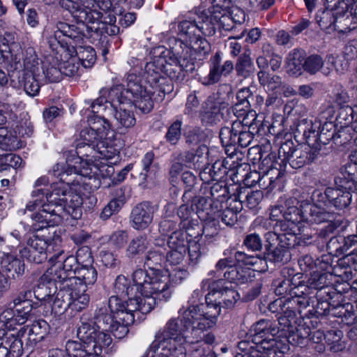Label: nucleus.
<instances>
[{
    "instance_id": "obj_1",
    "label": "nucleus",
    "mask_w": 357,
    "mask_h": 357,
    "mask_svg": "<svg viewBox=\"0 0 357 357\" xmlns=\"http://www.w3.org/2000/svg\"><path fill=\"white\" fill-rule=\"evenodd\" d=\"M164 59L158 58L146 64L144 73L145 82L153 90L151 91L143 86L141 77L137 74V70L130 71L126 78L127 92L132 96V102L135 107L142 113L150 112L153 107L151 95L158 92V96L164 97L173 90L172 84L169 79L163 75Z\"/></svg>"
},
{
    "instance_id": "obj_2",
    "label": "nucleus",
    "mask_w": 357,
    "mask_h": 357,
    "mask_svg": "<svg viewBox=\"0 0 357 357\" xmlns=\"http://www.w3.org/2000/svg\"><path fill=\"white\" fill-rule=\"evenodd\" d=\"M184 328L188 330V336L184 344L188 345L186 355L191 357H202L206 354L204 343L212 344L215 337L212 333L204 332L213 328L217 323L218 310L212 307L199 309L197 306L179 309Z\"/></svg>"
},
{
    "instance_id": "obj_3",
    "label": "nucleus",
    "mask_w": 357,
    "mask_h": 357,
    "mask_svg": "<svg viewBox=\"0 0 357 357\" xmlns=\"http://www.w3.org/2000/svg\"><path fill=\"white\" fill-rule=\"evenodd\" d=\"M132 281L140 296L129 298L131 307L138 309L142 314L149 313L156 305L158 301H167L173 293L167 271L157 270L148 273L137 269L132 273Z\"/></svg>"
},
{
    "instance_id": "obj_4",
    "label": "nucleus",
    "mask_w": 357,
    "mask_h": 357,
    "mask_svg": "<svg viewBox=\"0 0 357 357\" xmlns=\"http://www.w3.org/2000/svg\"><path fill=\"white\" fill-rule=\"evenodd\" d=\"M89 159L82 160L80 156L67 158L66 163H57L52 169L53 174L67 184L76 183L86 190L93 192L101 185L100 176L105 177L113 173V167L104 162L94 164Z\"/></svg>"
},
{
    "instance_id": "obj_5",
    "label": "nucleus",
    "mask_w": 357,
    "mask_h": 357,
    "mask_svg": "<svg viewBox=\"0 0 357 357\" xmlns=\"http://www.w3.org/2000/svg\"><path fill=\"white\" fill-rule=\"evenodd\" d=\"M87 121L88 127L79 134L82 142L76 146L77 154L81 158L85 156L91 162L114 158L118 151L106 142L110 129L109 121L95 114Z\"/></svg>"
},
{
    "instance_id": "obj_6",
    "label": "nucleus",
    "mask_w": 357,
    "mask_h": 357,
    "mask_svg": "<svg viewBox=\"0 0 357 357\" xmlns=\"http://www.w3.org/2000/svg\"><path fill=\"white\" fill-rule=\"evenodd\" d=\"M218 26L215 6L200 13H190L178 26L179 33L187 37L186 43L191 46L199 60L204 59L211 50L209 43L200 33L213 36Z\"/></svg>"
},
{
    "instance_id": "obj_7",
    "label": "nucleus",
    "mask_w": 357,
    "mask_h": 357,
    "mask_svg": "<svg viewBox=\"0 0 357 357\" xmlns=\"http://www.w3.org/2000/svg\"><path fill=\"white\" fill-rule=\"evenodd\" d=\"M178 315H180L178 314ZM172 317L155 335L151 348L158 349L157 356H173L174 357H186L185 340L188 336V330L184 328L182 318Z\"/></svg>"
},
{
    "instance_id": "obj_8",
    "label": "nucleus",
    "mask_w": 357,
    "mask_h": 357,
    "mask_svg": "<svg viewBox=\"0 0 357 357\" xmlns=\"http://www.w3.org/2000/svg\"><path fill=\"white\" fill-rule=\"evenodd\" d=\"M49 261L52 266L42 275V280H54L58 282L59 285H67L68 280L75 278L73 275L75 273L77 263L90 264L92 258L88 247L79 248L76 257L66 256L63 250L58 248L50 257Z\"/></svg>"
},
{
    "instance_id": "obj_9",
    "label": "nucleus",
    "mask_w": 357,
    "mask_h": 357,
    "mask_svg": "<svg viewBox=\"0 0 357 357\" xmlns=\"http://www.w3.org/2000/svg\"><path fill=\"white\" fill-rule=\"evenodd\" d=\"M171 52L164 59V73L169 79L181 82L187 73H192L195 70L196 53L186 43L181 39H174L172 42Z\"/></svg>"
},
{
    "instance_id": "obj_10",
    "label": "nucleus",
    "mask_w": 357,
    "mask_h": 357,
    "mask_svg": "<svg viewBox=\"0 0 357 357\" xmlns=\"http://www.w3.org/2000/svg\"><path fill=\"white\" fill-rule=\"evenodd\" d=\"M51 185L49 192L45 193L47 205L43 209L31 215V219L42 224V227H54L61 223L63 213L64 199L67 188L63 181Z\"/></svg>"
},
{
    "instance_id": "obj_11",
    "label": "nucleus",
    "mask_w": 357,
    "mask_h": 357,
    "mask_svg": "<svg viewBox=\"0 0 357 357\" xmlns=\"http://www.w3.org/2000/svg\"><path fill=\"white\" fill-rule=\"evenodd\" d=\"M32 227L35 233L27 238L26 245L20 249L19 252L22 258L29 262L42 264L55 250L54 245L49 242L48 228L50 227H42L41 223L36 222Z\"/></svg>"
},
{
    "instance_id": "obj_12",
    "label": "nucleus",
    "mask_w": 357,
    "mask_h": 357,
    "mask_svg": "<svg viewBox=\"0 0 357 357\" xmlns=\"http://www.w3.org/2000/svg\"><path fill=\"white\" fill-rule=\"evenodd\" d=\"M131 306L129 301H122L118 297H110L109 299V307L114 313L115 321L112 328L108 331L118 339H121L128 333V327L134 323L135 314L140 313L138 309Z\"/></svg>"
},
{
    "instance_id": "obj_13",
    "label": "nucleus",
    "mask_w": 357,
    "mask_h": 357,
    "mask_svg": "<svg viewBox=\"0 0 357 357\" xmlns=\"http://www.w3.org/2000/svg\"><path fill=\"white\" fill-rule=\"evenodd\" d=\"M59 3L77 22L83 24L95 22L94 13L98 15L97 8L106 10L111 6L109 0H60Z\"/></svg>"
},
{
    "instance_id": "obj_14",
    "label": "nucleus",
    "mask_w": 357,
    "mask_h": 357,
    "mask_svg": "<svg viewBox=\"0 0 357 357\" xmlns=\"http://www.w3.org/2000/svg\"><path fill=\"white\" fill-rule=\"evenodd\" d=\"M201 287L209 291L206 296V301H210L211 304L217 305L220 310L221 307L232 308L240 299L236 290L231 285H227L222 279L212 282L209 279H205L202 282Z\"/></svg>"
},
{
    "instance_id": "obj_15",
    "label": "nucleus",
    "mask_w": 357,
    "mask_h": 357,
    "mask_svg": "<svg viewBox=\"0 0 357 357\" xmlns=\"http://www.w3.org/2000/svg\"><path fill=\"white\" fill-rule=\"evenodd\" d=\"M279 328L270 320L261 319L253 324L250 330L252 341L259 349L267 351L268 356L276 354L279 348L275 336L279 333Z\"/></svg>"
},
{
    "instance_id": "obj_16",
    "label": "nucleus",
    "mask_w": 357,
    "mask_h": 357,
    "mask_svg": "<svg viewBox=\"0 0 357 357\" xmlns=\"http://www.w3.org/2000/svg\"><path fill=\"white\" fill-rule=\"evenodd\" d=\"M327 188L324 192L317 190L312 195L313 204H307L303 209V221L321 223L328 221L332 217L329 204V190Z\"/></svg>"
},
{
    "instance_id": "obj_17",
    "label": "nucleus",
    "mask_w": 357,
    "mask_h": 357,
    "mask_svg": "<svg viewBox=\"0 0 357 357\" xmlns=\"http://www.w3.org/2000/svg\"><path fill=\"white\" fill-rule=\"evenodd\" d=\"M295 203H298L296 199H290L287 202L285 209L278 206L271 209L270 219L276 222V227L280 230H286L288 225L296 229V224L303 222V206L299 209Z\"/></svg>"
},
{
    "instance_id": "obj_18",
    "label": "nucleus",
    "mask_w": 357,
    "mask_h": 357,
    "mask_svg": "<svg viewBox=\"0 0 357 357\" xmlns=\"http://www.w3.org/2000/svg\"><path fill=\"white\" fill-rule=\"evenodd\" d=\"M257 130L242 129L238 122H233L231 127L225 126L220 132V137L222 146L225 147L248 146Z\"/></svg>"
},
{
    "instance_id": "obj_19",
    "label": "nucleus",
    "mask_w": 357,
    "mask_h": 357,
    "mask_svg": "<svg viewBox=\"0 0 357 357\" xmlns=\"http://www.w3.org/2000/svg\"><path fill=\"white\" fill-rule=\"evenodd\" d=\"M67 291L64 307H69L75 312L85 309L89 303V296L86 294V285L76 278L68 280L67 285H63Z\"/></svg>"
},
{
    "instance_id": "obj_20",
    "label": "nucleus",
    "mask_w": 357,
    "mask_h": 357,
    "mask_svg": "<svg viewBox=\"0 0 357 357\" xmlns=\"http://www.w3.org/2000/svg\"><path fill=\"white\" fill-rule=\"evenodd\" d=\"M158 208L149 202H143L131 211L130 224L132 227L138 231H143L149 228L153 220L154 214Z\"/></svg>"
},
{
    "instance_id": "obj_21",
    "label": "nucleus",
    "mask_w": 357,
    "mask_h": 357,
    "mask_svg": "<svg viewBox=\"0 0 357 357\" xmlns=\"http://www.w3.org/2000/svg\"><path fill=\"white\" fill-rule=\"evenodd\" d=\"M278 158L282 162H288L294 169L303 167L309 160L307 151L301 148H296L292 141H287L280 146Z\"/></svg>"
},
{
    "instance_id": "obj_22",
    "label": "nucleus",
    "mask_w": 357,
    "mask_h": 357,
    "mask_svg": "<svg viewBox=\"0 0 357 357\" xmlns=\"http://www.w3.org/2000/svg\"><path fill=\"white\" fill-rule=\"evenodd\" d=\"M270 310L278 311L279 324L284 327H289L296 317V312L301 313L303 309H298L297 304L293 300H283L282 298L275 300L270 305Z\"/></svg>"
},
{
    "instance_id": "obj_23",
    "label": "nucleus",
    "mask_w": 357,
    "mask_h": 357,
    "mask_svg": "<svg viewBox=\"0 0 357 357\" xmlns=\"http://www.w3.org/2000/svg\"><path fill=\"white\" fill-rule=\"evenodd\" d=\"M53 35L50 37V45L53 49L56 45L61 46V36H66L73 40L76 44L80 43L84 39V34L79 28L74 24H69L63 22H58L55 26Z\"/></svg>"
},
{
    "instance_id": "obj_24",
    "label": "nucleus",
    "mask_w": 357,
    "mask_h": 357,
    "mask_svg": "<svg viewBox=\"0 0 357 357\" xmlns=\"http://www.w3.org/2000/svg\"><path fill=\"white\" fill-rule=\"evenodd\" d=\"M184 242L185 236L182 231H176L169 236L167 243L170 250L165 258L170 264H180L183 261L186 252Z\"/></svg>"
},
{
    "instance_id": "obj_25",
    "label": "nucleus",
    "mask_w": 357,
    "mask_h": 357,
    "mask_svg": "<svg viewBox=\"0 0 357 357\" xmlns=\"http://www.w3.org/2000/svg\"><path fill=\"white\" fill-rule=\"evenodd\" d=\"M215 59L210 66L208 74L199 77V81L204 85L208 86L218 82L222 75L227 76L234 70V64L231 61H226L222 65L220 63V56H216Z\"/></svg>"
},
{
    "instance_id": "obj_26",
    "label": "nucleus",
    "mask_w": 357,
    "mask_h": 357,
    "mask_svg": "<svg viewBox=\"0 0 357 357\" xmlns=\"http://www.w3.org/2000/svg\"><path fill=\"white\" fill-rule=\"evenodd\" d=\"M164 213L162 220L159 223V232L162 236L171 235L177 230V220L175 217L176 206L173 203H168L164 207Z\"/></svg>"
},
{
    "instance_id": "obj_27",
    "label": "nucleus",
    "mask_w": 357,
    "mask_h": 357,
    "mask_svg": "<svg viewBox=\"0 0 357 357\" xmlns=\"http://www.w3.org/2000/svg\"><path fill=\"white\" fill-rule=\"evenodd\" d=\"M63 213H66L74 219H78L82 215L81 206L84 203L80 194L73 190H68L63 197Z\"/></svg>"
},
{
    "instance_id": "obj_28",
    "label": "nucleus",
    "mask_w": 357,
    "mask_h": 357,
    "mask_svg": "<svg viewBox=\"0 0 357 357\" xmlns=\"http://www.w3.org/2000/svg\"><path fill=\"white\" fill-rule=\"evenodd\" d=\"M114 321V313L111 312L109 306L102 304L96 307L93 314V324L97 328L108 331L112 328Z\"/></svg>"
},
{
    "instance_id": "obj_29",
    "label": "nucleus",
    "mask_w": 357,
    "mask_h": 357,
    "mask_svg": "<svg viewBox=\"0 0 357 357\" xmlns=\"http://www.w3.org/2000/svg\"><path fill=\"white\" fill-rule=\"evenodd\" d=\"M351 186H345L344 189L333 188L329 190V204L331 208L334 207L336 209L341 210L347 208L351 203V195L347 190Z\"/></svg>"
},
{
    "instance_id": "obj_30",
    "label": "nucleus",
    "mask_w": 357,
    "mask_h": 357,
    "mask_svg": "<svg viewBox=\"0 0 357 357\" xmlns=\"http://www.w3.org/2000/svg\"><path fill=\"white\" fill-rule=\"evenodd\" d=\"M305 53L302 50H291L286 58L287 68L289 73L295 76L301 75L304 70Z\"/></svg>"
},
{
    "instance_id": "obj_31",
    "label": "nucleus",
    "mask_w": 357,
    "mask_h": 357,
    "mask_svg": "<svg viewBox=\"0 0 357 357\" xmlns=\"http://www.w3.org/2000/svg\"><path fill=\"white\" fill-rule=\"evenodd\" d=\"M206 137L204 130L199 128H194L185 135L187 146L192 151L196 150L197 153L206 151V146L203 144Z\"/></svg>"
},
{
    "instance_id": "obj_32",
    "label": "nucleus",
    "mask_w": 357,
    "mask_h": 357,
    "mask_svg": "<svg viewBox=\"0 0 357 357\" xmlns=\"http://www.w3.org/2000/svg\"><path fill=\"white\" fill-rule=\"evenodd\" d=\"M225 280L237 284H244L251 280L250 268L237 266H230L224 273Z\"/></svg>"
},
{
    "instance_id": "obj_33",
    "label": "nucleus",
    "mask_w": 357,
    "mask_h": 357,
    "mask_svg": "<svg viewBox=\"0 0 357 357\" xmlns=\"http://www.w3.org/2000/svg\"><path fill=\"white\" fill-rule=\"evenodd\" d=\"M220 113V102L214 96H209L203 105L202 121L209 124L215 123L219 119Z\"/></svg>"
},
{
    "instance_id": "obj_34",
    "label": "nucleus",
    "mask_w": 357,
    "mask_h": 357,
    "mask_svg": "<svg viewBox=\"0 0 357 357\" xmlns=\"http://www.w3.org/2000/svg\"><path fill=\"white\" fill-rule=\"evenodd\" d=\"M0 346L7 349L8 357H21L24 351H26L29 353L32 351L30 344L27 342L24 347L22 341L14 335L6 337L4 343H1Z\"/></svg>"
},
{
    "instance_id": "obj_35",
    "label": "nucleus",
    "mask_w": 357,
    "mask_h": 357,
    "mask_svg": "<svg viewBox=\"0 0 357 357\" xmlns=\"http://www.w3.org/2000/svg\"><path fill=\"white\" fill-rule=\"evenodd\" d=\"M1 266L3 270L10 273L13 279L20 278L25 269L24 261L13 255L6 256L1 261Z\"/></svg>"
},
{
    "instance_id": "obj_36",
    "label": "nucleus",
    "mask_w": 357,
    "mask_h": 357,
    "mask_svg": "<svg viewBox=\"0 0 357 357\" xmlns=\"http://www.w3.org/2000/svg\"><path fill=\"white\" fill-rule=\"evenodd\" d=\"M308 288L306 285H304L303 281H299L296 282L295 278H293V284L289 289V297H287V300H293L298 309H303L308 305V301L304 296L307 293Z\"/></svg>"
},
{
    "instance_id": "obj_37",
    "label": "nucleus",
    "mask_w": 357,
    "mask_h": 357,
    "mask_svg": "<svg viewBox=\"0 0 357 357\" xmlns=\"http://www.w3.org/2000/svg\"><path fill=\"white\" fill-rule=\"evenodd\" d=\"M281 176V170L276 167H273L272 164L268 169L264 171L263 174H261L259 183V188L271 191L278 183Z\"/></svg>"
},
{
    "instance_id": "obj_38",
    "label": "nucleus",
    "mask_w": 357,
    "mask_h": 357,
    "mask_svg": "<svg viewBox=\"0 0 357 357\" xmlns=\"http://www.w3.org/2000/svg\"><path fill=\"white\" fill-rule=\"evenodd\" d=\"M114 291L116 295L112 297H118L122 301H123L122 298L126 296L134 295L135 297L136 292L138 291L135 283L134 282V284L131 286L129 280L123 275H119L116 278Z\"/></svg>"
},
{
    "instance_id": "obj_39",
    "label": "nucleus",
    "mask_w": 357,
    "mask_h": 357,
    "mask_svg": "<svg viewBox=\"0 0 357 357\" xmlns=\"http://www.w3.org/2000/svg\"><path fill=\"white\" fill-rule=\"evenodd\" d=\"M47 324L42 320L36 321L28 328V343L30 344V348L33 350L38 342H41L46 335V328Z\"/></svg>"
},
{
    "instance_id": "obj_40",
    "label": "nucleus",
    "mask_w": 357,
    "mask_h": 357,
    "mask_svg": "<svg viewBox=\"0 0 357 357\" xmlns=\"http://www.w3.org/2000/svg\"><path fill=\"white\" fill-rule=\"evenodd\" d=\"M340 16L336 13L331 11L328 9H325L319 12L316 17L317 22L322 29H327L333 27L336 31H341L342 29L338 24V17Z\"/></svg>"
},
{
    "instance_id": "obj_41",
    "label": "nucleus",
    "mask_w": 357,
    "mask_h": 357,
    "mask_svg": "<svg viewBox=\"0 0 357 357\" xmlns=\"http://www.w3.org/2000/svg\"><path fill=\"white\" fill-rule=\"evenodd\" d=\"M309 126L303 134L308 144L314 145L319 143L326 144L333 136V135H329L328 137H325L326 134L323 133V130L319 131L320 123L319 122L311 123Z\"/></svg>"
},
{
    "instance_id": "obj_42",
    "label": "nucleus",
    "mask_w": 357,
    "mask_h": 357,
    "mask_svg": "<svg viewBox=\"0 0 357 357\" xmlns=\"http://www.w3.org/2000/svg\"><path fill=\"white\" fill-rule=\"evenodd\" d=\"M126 202L125 196L123 195L122 189L117 193V197L112 199L102 210L100 218L102 220H108L112 215L117 213Z\"/></svg>"
},
{
    "instance_id": "obj_43",
    "label": "nucleus",
    "mask_w": 357,
    "mask_h": 357,
    "mask_svg": "<svg viewBox=\"0 0 357 357\" xmlns=\"http://www.w3.org/2000/svg\"><path fill=\"white\" fill-rule=\"evenodd\" d=\"M257 77L259 84L266 91L274 92L282 86V79L278 75H271L265 70H260L257 73Z\"/></svg>"
},
{
    "instance_id": "obj_44",
    "label": "nucleus",
    "mask_w": 357,
    "mask_h": 357,
    "mask_svg": "<svg viewBox=\"0 0 357 357\" xmlns=\"http://www.w3.org/2000/svg\"><path fill=\"white\" fill-rule=\"evenodd\" d=\"M300 224H296V229H292L288 225L286 230H282L283 233L280 234L279 245L287 248L289 251L298 243L297 235L300 232Z\"/></svg>"
},
{
    "instance_id": "obj_45",
    "label": "nucleus",
    "mask_w": 357,
    "mask_h": 357,
    "mask_svg": "<svg viewBox=\"0 0 357 357\" xmlns=\"http://www.w3.org/2000/svg\"><path fill=\"white\" fill-rule=\"evenodd\" d=\"M84 317L81 318V325L77 328V335L78 338L85 342V344L91 346V341L98 330L93 322H89L84 320Z\"/></svg>"
},
{
    "instance_id": "obj_46",
    "label": "nucleus",
    "mask_w": 357,
    "mask_h": 357,
    "mask_svg": "<svg viewBox=\"0 0 357 357\" xmlns=\"http://www.w3.org/2000/svg\"><path fill=\"white\" fill-rule=\"evenodd\" d=\"M195 215L192 206L183 204L177 210V215L181 220L180 226L185 229L187 235L192 237L193 234L190 233L192 227H190L192 221V215Z\"/></svg>"
},
{
    "instance_id": "obj_47",
    "label": "nucleus",
    "mask_w": 357,
    "mask_h": 357,
    "mask_svg": "<svg viewBox=\"0 0 357 357\" xmlns=\"http://www.w3.org/2000/svg\"><path fill=\"white\" fill-rule=\"evenodd\" d=\"M242 205L241 203L232 200L229 206L227 207L219 215L221 221L227 226H233L237 222V214L240 212Z\"/></svg>"
},
{
    "instance_id": "obj_48",
    "label": "nucleus",
    "mask_w": 357,
    "mask_h": 357,
    "mask_svg": "<svg viewBox=\"0 0 357 357\" xmlns=\"http://www.w3.org/2000/svg\"><path fill=\"white\" fill-rule=\"evenodd\" d=\"M195 234V239H189L188 241V256H189V264L192 266L197 265L202 255L204 254L203 246L196 240L199 236V231Z\"/></svg>"
},
{
    "instance_id": "obj_49",
    "label": "nucleus",
    "mask_w": 357,
    "mask_h": 357,
    "mask_svg": "<svg viewBox=\"0 0 357 357\" xmlns=\"http://www.w3.org/2000/svg\"><path fill=\"white\" fill-rule=\"evenodd\" d=\"M149 246V241L146 234H141L132 238L127 249L126 254L128 257H134L143 253Z\"/></svg>"
},
{
    "instance_id": "obj_50",
    "label": "nucleus",
    "mask_w": 357,
    "mask_h": 357,
    "mask_svg": "<svg viewBox=\"0 0 357 357\" xmlns=\"http://www.w3.org/2000/svg\"><path fill=\"white\" fill-rule=\"evenodd\" d=\"M120 88L119 86H116L114 88L108 90L107 89H102L100 91L101 96L97 98L91 105L92 112L100 113L102 111L105 110L107 104L111 105L109 100L107 98L103 97V96L108 94L109 99L113 100L112 96L115 94H117V92L119 91Z\"/></svg>"
},
{
    "instance_id": "obj_51",
    "label": "nucleus",
    "mask_w": 357,
    "mask_h": 357,
    "mask_svg": "<svg viewBox=\"0 0 357 357\" xmlns=\"http://www.w3.org/2000/svg\"><path fill=\"white\" fill-rule=\"evenodd\" d=\"M114 118L119 123V129L126 130L132 128L135 124L134 114L122 106H120L119 108L116 110Z\"/></svg>"
},
{
    "instance_id": "obj_52",
    "label": "nucleus",
    "mask_w": 357,
    "mask_h": 357,
    "mask_svg": "<svg viewBox=\"0 0 357 357\" xmlns=\"http://www.w3.org/2000/svg\"><path fill=\"white\" fill-rule=\"evenodd\" d=\"M75 52L78 59L84 68L91 67L96 61V52L90 46H78L75 49Z\"/></svg>"
},
{
    "instance_id": "obj_53",
    "label": "nucleus",
    "mask_w": 357,
    "mask_h": 357,
    "mask_svg": "<svg viewBox=\"0 0 357 357\" xmlns=\"http://www.w3.org/2000/svg\"><path fill=\"white\" fill-rule=\"evenodd\" d=\"M109 333V331H103L98 328L96 335L91 341V349L94 350L95 352H100L103 347H108L112 342L111 335Z\"/></svg>"
},
{
    "instance_id": "obj_54",
    "label": "nucleus",
    "mask_w": 357,
    "mask_h": 357,
    "mask_svg": "<svg viewBox=\"0 0 357 357\" xmlns=\"http://www.w3.org/2000/svg\"><path fill=\"white\" fill-rule=\"evenodd\" d=\"M267 258L275 263H287L291 259L290 252L278 244L273 248H267Z\"/></svg>"
},
{
    "instance_id": "obj_55",
    "label": "nucleus",
    "mask_w": 357,
    "mask_h": 357,
    "mask_svg": "<svg viewBox=\"0 0 357 357\" xmlns=\"http://www.w3.org/2000/svg\"><path fill=\"white\" fill-rule=\"evenodd\" d=\"M45 192L42 189L33 190L31 193L32 199L26 204L24 213L27 211L32 212L31 215L39 212L43 209V206L47 204L43 203ZM31 217V215H30Z\"/></svg>"
},
{
    "instance_id": "obj_56",
    "label": "nucleus",
    "mask_w": 357,
    "mask_h": 357,
    "mask_svg": "<svg viewBox=\"0 0 357 357\" xmlns=\"http://www.w3.org/2000/svg\"><path fill=\"white\" fill-rule=\"evenodd\" d=\"M236 71L237 75L243 77H248L254 72V66L252 59L248 54L244 53L241 55L236 63Z\"/></svg>"
},
{
    "instance_id": "obj_57",
    "label": "nucleus",
    "mask_w": 357,
    "mask_h": 357,
    "mask_svg": "<svg viewBox=\"0 0 357 357\" xmlns=\"http://www.w3.org/2000/svg\"><path fill=\"white\" fill-rule=\"evenodd\" d=\"M91 346L75 340H68L66 344V357H83Z\"/></svg>"
},
{
    "instance_id": "obj_58",
    "label": "nucleus",
    "mask_w": 357,
    "mask_h": 357,
    "mask_svg": "<svg viewBox=\"0 0 357 357\" xmlns=\"http://www.w3.org/2000/svg\"><path fill=\"white\" fill-rule=\"evenodd\" d=\"M14 50V48L0 43V59L2 60V63L17 68L16 66L20 63V57L17 54L13 53Z\"/></svg>"
},
{
    "instance_id": "obj_59",
    "label": "nucleus",
    "mask_w": 357,
    "mask_h": 357,
    "mask_svg": "<svg viewBox=\"0 0 357 357\" xmlns=\"http://www.w3.org/2000/svg\"><path fill=\"white\" fill-rule=\"evenodd\" d=\"M355 2V0H326L325 8L342 16Z\"/></svg>"
},
{
    "instance_id": "obj_60",
    "label": "nucleus",
    "mask_w": 357,
    "mask_h": 357,
    "mask_svg": "<svg viewBox=\"0 0 357 357\" xmlns=\"http://www.w3.org/2000/svg\"><path fill=\"white\" fill-rule=\"evenodd\" d=\"M56 283H58L57 281L54 280H42V276L40 278L39 284H38L37 287L34 289L33 294L35 295V297L38 300H44L47 297H49L52 294L51 287L50 286H53L56 289L58 288L56 286Z\"/></svg>"
},
{
    "instance_id": "obj_61",
    "label": "nucleus",
    "mask_w": 357,
    "mask_h": 357,
    "mask_svg": "<svg viewBox=\"0 0 357 357\" xmlns=\"http://www.w3.org/2000/svg\"><path fill=\"white\" fill-rule=\"evenodd\" d=\"M75 278L86 287L95 283L97 280V271L93 266L86 265L78 270L77 276Z\"/></svg>"
},
{
    "instance_id": "obj_62",
    "label": "nucleus",
    "mask_w": 357,
    "mask_h": 357,
    "mask_svg": "<svg viewBox=\"0 0 357 357\" xmlns=\"http://www.w3.org/2000/svg\"><path fill=\"white\" fill-rule=\"evenodd\" d=\"M165 260V252H162L161 248H159L149 251L145 257L144 264L151 269V272H153L158 270L154 267V266L161 265Z\"/></svg>"
},
{
    "instance_id": "obj_63",
    "label": "nucleus",
    "mask_w": 357,
    "mask_h": 357,
    "mask_svg": "<svg viewBox=\"0 0 357 357\" xmlns=\"http://www.w3.org/2000/svg\"><path fill=\"white\" fill-rule=\"evenodd\" d=\"M324 61L318 54H312L305 58L304 61V70L310 75H314L323 68Z\"/></svg>"
},
{
    "instance_id": "obj_64",
    "label": "nucleus",
    "mask_w": 357,
    "mask_h": 357,
    "mask_svg": "<svg viewBox=\"0 0 357 357\" xmlns=\"http://www.w3.org/2000/svg\"><path fill=\"white\" fill-rule=\"evenodd\" d=\"M182 125L183 121L180 119H176L170 124L165 135L167 142L172 145L178 142L181 137Z\"/></svg>"
}]
</instances>
